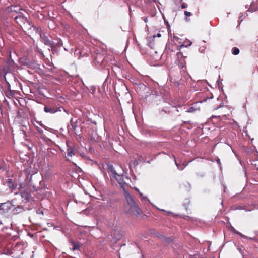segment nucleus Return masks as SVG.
<instances>
[{"label": "nucleus", "mask_w": 258, "mask_h": 258, "mask_svg": "<svg viewBox=\"0 0 258 258\" xmlns=\"http://www.w3.org/2000/svg\"><path fill=\"white\" fill-rule=\"evenodd\" d=\"M21 196L27 200H29L30 198V195L25 191L21 192Z\"/></svg>", "instance_id": "obj_10"}, {"label": "nucleus", "mask_w": 258, "mask_h": 258, "mask_svg": "<svg viewBox=\"0 0 258 258\" xmlns=\"http://www.w3.org/2000/svg\"><path fill=\"white\" fill-rule=\"evenodd\" d=\"M124 195L127 203L125 207V212L134 216H138L140 215L141 211L133 197L129 192L125 190Z\"/></svg>", "instance_id": "obj_1"}, {"label": "nucleus", "mask_w": 258, "mask_h": 258, "mask_svg": "<svg viewBox=\"0 0 258 258\" xmlns=\"http://www.w3.org/2000/svg\"><path fill=\"white\" fill-rule=\"evenodd\" d=\"M110 172L112 177L117 181H119V180L121 179L123 177L122 175L117 173L115 170L111 169Z\"/></svg>", "instance_id": "obj_2"}, {"label": "nucleus", "mask_w": 258, "mask_h": 258, "mask_svg": "<svg viewBox=\"0 0 258 258\" xmlns=\"http://www.w3.org/2000/svg\"><path fill=\"white\" fill-rule=\"evenodd\" d=\"M73 247L72 248L73 250L78 249L80 247V245L78 243L73 242Z\"/></svg>", "instance_id": "obj_12"}, {"label": "nucleus", "mask_w": 258, "mask_h": 258, "mask_svg": "<svg viewBox=\"0 0 258 258\" xmlns=\"http://www.w3.org/2000/svg\"><path fill=\"white\" fill-rule=\"evenodd\" d=\"M182 0H180V2H182Z\"/></svg>", "instance_id": "obj_22"}, {"label": "nucleus", "mask_w": 258, "mask_h": 258, "mask_svg": "<svg viewBox=\"0 0 258 258\" xmlns=\"http://www.w3.org/2000/svg\"><path fill=\"white\" fill-rule=\"evenodd\" d=\"M44 111L46 112H49L50 113H54L57 112V110L55 108L49 107L47 106L44 107Z\"/></svg>", "instance_id": "obj_6"}, {"label": "nucleus", "mask_w": 258, "mask_h": 258, "mask_svg": "<svg viewBox=\"0 0 258 258\" xmlns=\"http://www.w3.org/2000/svg\"><path fill=\"white\" fill-rule=\"evenodd\" d=\"M110 172L112 177L117 181H119V180L121 179L123 177L122 175L117 173L115 170L111 169Z\"/></svg>", "instance_id": "obj_3"}, {"label": "nucleus", "mask_w": 258, "mask_h": 258, "mask_svg": "<svg viewBox=\"0 0 258 258\" xmlns=\"http://www.w3.org/2000/svg\"><path fill=\"white\" fill-rule=\"evenodd\" d=\"M157 36L158 37H160L161 36V34H160V33H158V34H157Z\"/></svg>", "instance_id": "obj_16"}, {"label": "nucleus", "mask_w": 258, "mask_h": 258, "mask_svg": "<svg viewBox=\"0 0 258 258\" xmlns=\"http://www.w3.org/2000/svg\"><path fill=\"white\" fill-rule=\"evenodd\" d=\"M3 205H4V204H3V203H0V210H1V209H2V208H1V207H2V206Z\"/></svg>", "instance_id": "obj_18"}, {"label": "nucleus", "mask_w": 258, "mask_h": 258, "mask_svg": "<svg viewBox=\"0 0 258 258\" xmlns=\"http://www.w3.org/2000/svg\"><path fill=\"white\" fill-rule=\"evenodd\" d=\"M1 115H2V111H1Z\"/></svg>", "instance_id": "obj_20"}, {"label": "nucleus", "mask_w": 258, "mask_h": 258, "mask_svg": "<svg viewBox=\"0 0 258 258\" xmlns=\"http://www.w3.org/2000/svg\"><path fill=\"white\" fill-rule=\"evenodd\" d=\"M40 37L41 39V41L45 45H48L49 46L51 47L52 44L51 42V41L48 39V38L45 36L44 35H40Z\"/></svg>", "instance_id": "obj_4"}, {"label": "nucleus", "mask_w": 258, "mask_h": 258, "mask_svg": "<svg viewBox=\"0 0 258 258\" xmlns=\"http://www.w3.org/2000/svg\"><path fill=\"white\" fill-rule=\"evenodd\" d=\"M154 2H156L157 0H153Z\"/></svg>", "instance_id": "obj_19"}, {"label": "nucleus", "mask_w": 258, "mask_h": 258, "mask_svg": "<svg viewBox=\"0 0 258 258\" xmlns=\"http://www.w3.org/2000/svg\"><path fill=\"white\" fill-rule=\"evenodd\" d=\"M119 184L120 185V186L123 189H125L126 187L127 186V184L126 183V182L124 181V178L123 177L119 181H117Z\"/></svg>", "instance_id": "obj_7"}, {"label": "nucleus", "mask_w": 258, "mask_h": 258, "mask_svg": "<svg viewBox=\"0 0 258 258\" xmlns=\"http://www.w3.org/2000/svg\"><path fill=\"white\" fill-rule=\"evenodd\" d=\"M184 14L186 17L190 16L192 15L190 12L186 11H184Z\"/></svg>", "instance_id": "obj_13"}, {"label": "nucleus", "mask_w": 258, "mask_h": 258, "mask_svg": "<svg viewBox=\"0 0 258 258\" xmlns=\"http://www.w3.org/2000/svg\"><path fill=\"white\" fill-rule=\"evenodd\" d=\"M9 9L11 12H15L16 13L19 12V11L22 10L20 6L16 5L12 6L9 8Z\"/></svg>", "instance_id": "obj_5"}, {"label": "nucleus", "mask_w": 258, "mask_h": 258, "mask_svg": "<svg viewBox=\"0 0 258 258\" xmlns=\"http://www.w3.org/2000/svg\"><path fill=\"white\" fill-rule=\"evenodd\" d=\"M185 20H186V21H187V20H188L187 18H185Z\"/></svg>", "instance_id": "obj_21"}, {"label": "nucleus", "mask_w": 258, "mask_h": 258, "mask_svg": "<svg viewBox=\"0 0 258 258\" xmlns=\"http://www.w3.org/2000/svg\"><path fill=\"white\" fill-rule=\"evenodd\" d=\"M18 18H21V17H20V16H16V17L15 18V19H18Z\"/></svg>", "instance_id": "obj_17"}, {"label": "nucleus", "mask_w": 258, "mask_h": 258, "mask_svg": "<svg viewBox=\"0 0 258 258\" xmlns=\"http://www.w3.org/2000/svg\"><path fill=\"white\" fill-rule=\"evenodd\" d=\"M232 53L234 55H237L239 53V49L237 47H234L232 49Z\"/></svg>", "instance_id": "obj_11"}, {"label": "nucleus", "mask_w": 258, "mask_h": 258, "mask_svg": "<svg viewBox=\"0 0 258 258\" xmlns=\"http://www.w3.org/2000/svg\"><path fill=\"white\" fill-rule=\"evenodd\" d=\"M231 230L235 234H238L239 235H240L241 237H243L244 238H246V239H248V237L244 235H243L242 234H241V233H240L239 232L237 231L236 229H235L233 227H232L231 228Z\"/></svg>", "instance_id": "obj_9"}, {"label": "nucleus", "mask_w": 258, "mask_h": 258, "mask_svg": "<svg viewBox=\"0 0 258 258\" xmlns=\"http://www.w3.org/2000/svg\"><path fill=\"white\" fill-rule=\"evenodd\" d=\"M74 155H75V151L74 149L72 147H68L67 149V156L71 157Z\"/></svg>", "instance_id": "obj_8"}, {"label": "nucleus", "mask_w": 258, "mask_h": 258, "mask_svg": "<svg viewBox=\"0 0 258 258\" xmlns=\"http://www.w3.org/2000/svg\"><path fill=\"white\" fill-rule=\"evenodd\" d=\"M114 236L115 239H116V240L119 239H120V236H117V237H116L115 235H114Z\"/></svg>", "instance_id": "obj_15"}, {"label": "nucleus", "mask_w": 258, "mask_h": 258, "mask_svg": "<svg viewBox=\"0 0 258 258\" xmlns=\"http://www.w3.org/2000/svg\"><path fill=\"white\" fill-rule=\"evenodd\" d=\"M181 7L182 9H185V8H186V5L184 3H183V4H181Z\"/></svg>", "instance_id": "obj_14"}]
</instances>
